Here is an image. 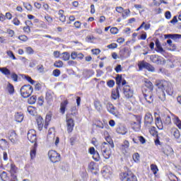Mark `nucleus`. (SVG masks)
I'll list each match as a JSON object with an SVG mask.
<instances>
[{
  "label": "nucleus",
  "instance_id": "obj_1",
  "mask_svg": "<svg viewBox=\"0 0 181 181\" xmlns=\"http://www.w3.org/2000/svg\"><path fill=\"white\" fill-rule=\"evenodd\" d=\"M156 86L158 88L161 90V94L158 95V98L161 100V101H165V100H166L165 91H166L168 95H172L173 94V87L172 86V83L168 81L157 80L156 81Z\"/></svg>",
  "mask_w": 181,
  "mask_h": 181
},
{
  "label": "nucleus",
  "instance_id": "obj_2",
  "mask_svg": "<svg viewBox=\"0 0 181 181\" xmlns=\"http://www.w3.org/2000/svg\"><path fill=\"white\" fill-rule=\"evenodd\" d=\"M5 169L7 172H9L11 175V179L8 176V173L4 171L0 174V177L2 181H18V167L13 163H8L6 165Z\"/></svg>",
  "mask_w": 181,
  "mask_h": 181
},
{
  "label": "nucleus",
  "instance_id": "obj_3",
  "mask_svg": "<svg viewBox=\"0 0 181 181\" xmlns=\"http://www.w3.org/2000/svg\"><path fill=\"white\" fill-rule=\"evenodd\" d=\"M111 148H114V142L110 140L109 144L103 142L100 146V151L105 159H110L111 156Z\"/></svg>",
  "mask_w": 181,
  "mask_h": 181
},
{
  "label": "nucleus",
  "instance_id": "obj_4",
  "mask_svg": "<svg viewBox=\"0 0 181 181\" xmlns=\"http://www.w3.org/2000/svg\"><path fill=\"white\" fill-rule=\"evenodd\" d=\"M20 91L23 98H28V97L32 95V93H33V87L30 85H24L21 87Z\"/></svg>",
  "mask_w": 181,
  "mask_h": 181
},
{
  "label": "nucleus",
  "instance_id": "obj_5",
  "mask_svg": "<svg viewBox=\"0 0 181 181\" xmlns=\"http://www.w3.org/2000/svg\"><path fill=\"white\" fill-rule=\"evenodd\" d=\"M120 180L122 181H138L136 176L131 171L122 173L120 175Z\"/></svg>",
  "mask_w": 181,
  "mask_h": 181
},
{
  "label": "nucleus",
  "instance_id": "obj_6",
  "mask_svg": "<svg viewBox=\"0 0 181 181\" xmlns=\"http://www.w3.org/2000/svg\"><path fill=\"white\" fill-rule=\"evenodd\" d=\"M48 156L52 162V163H56L60 162V154L56 152V151L51 150L48 152Z\"/></svg>",
  "mask_w": 181,
  "mask_h": 181
},
{
  "label": "nucleus",
  "instance_id": "obj_7",
  "mask_svg": "<svg viewBox=\"0 0 181 181\" xmlns=\"http://www.w3.org/2000/svg\"><path fill=\"white\" fill-rule=\"evenodd\" d=\"M122 91L126 98H132V97H134V90L131 88V86L128 85L124 86Z\"/></svg>",
  "mask_w": 181,
  "mask_h": 181
},
{
  "label": "nucleus",
  "instance_id": "obj_8",
  "mask_svg": "<svg viewBox=\"0 0 181 181\" xmlns=\"http://www.w3.org/2000/svg\"><path fill=\"white\" fill-rule=\"evenodd\" d=\"M27 137L28 141H30V142L32 144H37L36 141H37V136H36V131H35V129L29 130L27 134Z\"/></svg>",
  "mask_w": 181,
  "mask_h": 181
},
{
  "label": "nucleus",
  "instance_id": "obj_9",
  "mask_svg": "<svg viewBox=\"0 0 181 181\" xmlns=\"http://www.w3.org/2000/svg\"><path fill=\"white\" fill-rule=\"evenodd\" d=\"M152 122H153V117H152V114L150 112L146 113L144 116V125L146 128H149V127L152 125Z\"/></svg>",
  "mask_w": 181,
  "mask_h": 181
},
{
  "label": "nucleus",
  "instance_id": "obj_10",
  "mask_svg": "<svg viewBox=\"0 0 181 181\" xmlns=\"http://www.w3.org/2000/svg\"><path fill=\"white\" fill-rule=\"evenodd\" d=\"M66 128L69 133L73 132V129L74 128V119L66 115Z\"/></svg>",
  "mask_w": 181,
  "mask_h": 181
},
{
  "label": "nucleus",
  "instance_id": "obj_11",
  "mask_svg": "<svg viewBox=\"0 0 181 181\" xmlns=\"http://www.w3.org/2000/svg\"><path fill=\"white\" fill-rule=\"evenodd\" d=\"M144 97L148 104H152L153 103V95H152V92L147 91L146 90H143Z\"/></svg>",
  "mask_w": 181,
  "mask_h": 181
},
{
  "label": "nucleus",
  "instance_id": "obj_12",
  "mask_svg": "<svg viewBox=\"0 0 181 181\" xmlns=\"http://www.w3.org/2000/svg\"><path fill=\"white\" fill-rule=\"evenodd\" d=\"M47 139L49 142H54L55 139V145H59V137H56V136H54V134H52V129H50L48 132Z\"/></svg>",
  "mask_w": 181,
  "mask_h": 181
},
{
  "label": "nucleus",
  "instance_id": "obj_13",
  "mask_svg": "<svg viewBox=\"0 0 181 181\" xmlns=\"http://www.w3.org/2000/svg\"><path fill=\"white\" fill-rule=\"evenodd\" d=\"M8 138L12 144H18V141H19L18 139V134H16V132L13 130L9 132Z\"/></svg>",
  "mask_w": 181,
  "mask_h": 181
},
{
  "label": "nucleus",
  "instance_id": "obj_14",
  "mask_svg": "<svg viewBox=\"0 0 181 181\" xmlns=\"http://www.w3.org/2000/svg\"><path fill=\"white\" fill-rule=\"evenodd\" d=\"M130 55L131 52L129 51V49L127 47H124L119 51L120 59H128V57H129Z\"/></svg>",
  "mask_w": 181,
  "mask_h": 181
},
{
  "label": "nucleus",
  "instance_id": "obj_15",
  "mask_svg": "<svg viewBox=\"0 0 181 181\" xmlns=\"http://www.w3.org/2000/svg\"><path fill=\"white\" fill-rule=\"evenodd\" d=\"M107 110L108 112H110V114H112V115H117V107H115L114 105H112V103H108L107 104Z\"/></svg>",
  "mask_w": 181,
  "mask_h": 181
},
{
  "label": "nucleus",
  "instance_id": "obj_16",
  "mask_svg": "<svg viewBox=\"0 0 181 181\" xmlns=\"http://www.w3.org/2000/svg\"><path fill=\"white\" fill-rule=\"evenodd\" d=\"M150 60L156 64H162V59L159 55L153 54L150 56Z\"/></svg>",
  "mask_w": 181,
  "mask_h": 181
},
{
  "label": "nucleus",
  "instance_id": "obj_17",
  "mask_svg": "<svg viewBox=\"0 0 181 181\" xmlns=\"http://www.w3.org/2000/svg\"><path fill=\"white\" fill-rule=\"evenodd\" d=\"M71 58L72 59V60H76V59L83 60V59H84V54H83V53H77L76 52H72L71 53Z\"/></svg>",
  "mask_w": 181,
  "mask_h": 181
},
{
  "label": "nucleus",
  "instance_id": "obj_18",
  "mask_svg": "<svg viewBox=\"0 0 181 181\" xmlns=\"http://www.w3.org/2000/svg\"><path fill=\"white\" fill-rule=\"evenodd\" d=\"M144 85H145V87L148 88V90H146V89H143V90H146L147 91H150V92L153 91V84L152 83V82H151V81L146 79L144 81Z\"/></svg>",
  "mask_w": 181,
  "mask_h": 181
},
{
  "label": "nucleus",
  "instance_id": "obj_19",
  "mask_svg": "<svg viewBox=\"0 0 181 181\" xmlns=\"http://www.w3.org/2000/svg\"><path fill=\"white\" fill-rule=\"evenodd\" d=\"M53 92L52 90H48L46 93L45 100L47 101V103H52L53 101Z\"/></svg>",
  "mask_w": 181,
  "mask_h": 181
},
{
  "label": "nucleus",
  "instance_id": "obj_20",
  "mask_svg": "<svg viewBox=\"0 0 181 181\" xmlns=\"http://www.w3.org/2000/svg\"><path fill=\"white\" fill-rule=\"evenodd\" d=\"M37 149V143L34 144L31 151H30V158L31 159H35L36 158V151Z\"/></svg>",
  "mask_w": 181,
  "mask_h": 181
},
{
  "label": "nucleus",
  "instance_id": "obj_21",
  "mask_svg": "<svg viewBox=\"0 0 181 181\" xmlns=\"http://www.w3.org/2000/svg\"><path fill=\"white\" fill-rule=\"evenodd\" d=\"M15 121H16V122H22V121H23V113L19 112H16Z\"/></svg>",
  "mask_w": 181,
  "mask_h": 181
},
{
  "label": "nucleus",
  "instance_id": "obj_22",
  "mask_svg": "<svg viewBox=\"0 0 181 181\" xmlns=\"http://www.w3.org/2000/svg\"><path fill=\"white\" fill-rule=\"evenodd\" d=\"M165 39H181L180 34H167L164 35Z\"/></svg>",
  "mask_w": 181,
  "mask_h": 181
},
{
  "label": "nucleus",
  "instance_id": "obj_23",
  "mask_svg": "<svg viewBox=\"0 0 181 181\" xmlns=\"http://www.w3.org/2000/svg\"><path fill=\"white\" fill-rule=\"evenodd\" d=\"M102 175L104 177H106V179L110 177V169H108V167H103L102 170Z\"/></svg>",
  "mask_w": 181,
  "mask_h": 181
},
{
  "label": "nucleus",
  "instance_id": "obj_24",
  "mask_svg": "<svg viewBox=\"0 0 181 181\" xmlns=\"http://www.w3.org/2000/svg\"><path fill=\"white\" fill-rule=\"evenodd\" d=\"M111 97L113 100H117L119 98V90H118V88H117L115 90H113L112 91Z\"/></svg>",
  "mask_w": 181,
  "mask_h": 181
},
{
  "label": "nucleus",
  "instance_id": "obj_25",
  "mask_svg": "<svg viewBox=\"0 0 181 181\" xmlns=\"http://www.w3.org/2000/svg\"><path fill=\"white\" fill-rule=\"evenodd\" d=\"M43 122H44V120L42 117H38L37 118V123L39 131H42V129H43Z\"/></svg>",
  "mask_w": 181,
  "mask_h": 181
},
{
  "label": "nucleus",
  "instance_id": "obj_26",
  "mask_svg": "<svg viewBox=\"0 0 181 181\" xmlns=\"http://www.w3.org/2000/svg\"><path fill=\"white\" fill-rule=\"evenodd\" d=\"M116 132L117 134H120L121 135H125V134H127V128L124 126H119L116 129Z\"/></svg>",
  "mask_w": 181,
  "mask_h": 181
},
{
  "label": "nucleus",
  "instance_id": "obj_27",
  "mask_svg": "<svg viewBox=\"0 0 181 181\" xmlns=\"http://www.w3.org/2000/svg\"><path fill=\"white\" fill-rule=\"evenodd\" d=\"M69 104V101L65 100L62 102L60 105V112L62 114H64L66 112V107H67V105Z\"/></svg>",
  "mask_w": 181,
  "mask_h": 181
},
{
  "label": "nucleus",
  "instance_id": "obj_28",
  "mask_svg": "<svg viewBox=\"0 0 181 181\" xmlns=\"http://www.w3.org/2000/svg\"><path fill=\"white\" fill-rule=\"evenodd\" d=\"M94 107L95 110L98 111V112L103 110V105H101V102H100V100L94 101Z\"/></svg>",
  "mask_w": 181,
  "mask_h": 181
},
{
  "label": "nucleus",
  "instance_id": "obj_29",
  "mask_svg": "<svg viewBox=\"0 0 181 181\" xmlns=\"http://www.w3.org/2000/svg\"><path fill=\"white\" fill-rule=\"evenodd\" d=\"M163 120L164 124H165V125H169L170 124H172V119L169 115H164Z\"/></svg>",
  "mask_w": 181,
  "mask_h": 181
},
{
  "label": "nucleus",
  "instance_id": "obj_30",
  "mask_svg": "<svg viewBox=\"0 0 181 181\" xmlns=\"http://www.w3.org/2000/svg\"><path fill=\"white\" fill-rule=\"evenodd\" d=\"M8 146V142L6 141V140L1 139H0V148L1 149H6Z\"/></svg>",
  "mask_w": 181,
  "mask_h": 181
},
{
  "label": "nucleus",
  "instance_id": "obj_31",
  "mask_svg": "<svg viewBox=\"0 0 181 181\" xmlns=\"http://www.w3.org/2000/svg\"><path fill=\"white\" fill-rule=\"evenodd\" d=\"M6 89L10 94H13L15 93V88L11 83H8Z\"/></svg>",
  "mask_w": 181,
  "mask_h": 181
},
{
  "label": "nucleus",
  "instance_id": "obj_32",
  "mask_svg": "<svg viewBox=\"0 0 181 181\" xmlns=\"http://www.w3.org/2000/svg\"><path fill=\"white\" fill-rule=\"evenodd\" d=\"M0 71L2 74H4V76H11V71L6 67L0 68Z\"/></svg>",
  "mask_w": 181,
  "mask_h": 181
},
{
  "label": "nucleus",
  "instance_id": "obj_33",
  "mask_svg": "<svg viewBox=\"0 0 181 181\" xmlns=\"http://www.w3.org/2000/svg\"><path fill=\"white\" fill-rule=\"evenodd\" d=\"M64 13V11L63 10H59V21L61 22H66V16L63 15Z\"/></svg>",
  "mask_w": 181,
  "mask_h": 181
},
{
  "label": "nucleus",
  "instance_id": "obj_34",
  "mask_svg": "<svg viewBox=\"0 0 181 181\" xmlns=\"http://www.w3.org/2000/svg\"><path fill=\"white\" fill-rule=\"evenodd\" d=\"M115 80L116 84L118 86V87H119V86H121L122 83V75L117 74L115 78Z\"/></svg>",
  "mask_w": 181,
  "mask_h": 181
},
{
  "label": "nucleus",
  "instance_id": "obj_35",
  "mask_svg": "<svg viewBox=\"0 0 181 181\" xmlns=\"http://www.w3.org/2000/svg\"><path fill=\"white\" fill-rule=\"evenodd\" d=\"M27 110L30 115H35L36 114V107L33 106H28Z\"/></svg>",
  "mask_w": 181,
  "mask_h": 181
},
{
  "label": "nucleus",
  "instance_id": "obj_36",
  "mask_svg": "<svg viewBox=\"0 0 181 181\" xmlns=\"http://www.w3.org/2000/svg\"><path fill=\"white\" fill-rule=\"evenodd\" d=\"M148 62L145 61L140 62L138 64L139 70H142L143 69H146V66Z\"/></svg>",
  "mask_w": 181,
  "mask_h": 181
},
{
  "label": "nucleus",
  "instance_id": "obj_37",
  "mask_svg": "<svg viewBox=\"0 0 181 181\" xmlns=\"http://www.w3.org/2000/svg\"><path fill=\"white\" fill-rule=\"evenodd\" d=\"M70 59V53L65 52L62 53V60L64 62H67V60Z\"/></svg>",
  "mask_w": 181,
  "mask_h": 181
},
{
  "label": "nucleus",
  "instance_id": "obj_38",
  "mask_svg": "<svg viewBox=\"0 0 181 181\" xmlns=\"http://www.w3.org/2000/svg\"><path fill=\"white\" fill-rule=\"evenodd\" d=\"M36 100H37V98L36 95H33L28 100V104L33 105L35 103H36Z\"/></svg>",
  "mask_w": 181,
  "mask_h": 181
},
{
  "label": "nucleus",
  "instance_id": "obj_39",
  "mask_svg": "<svg viewBox=\"0 0 181 181\" xmlns=\"http://www.w3.org/2000/svg\"><path fill=\"white\" fill-rule=\"evenodd\" d=\"M129 13H131V11L129 9L124 10V11L122 13V16L123 19H127L128 18Z\"/></svg>",
  "mask_w": 181,
  "mask_h": 181
},
{
  "label": "nucleus",
  "instance_id": "obj_40",
  "mask_svg": "<svg viewBox=\"0 0 181 181\" xmlns=\"http://www.w3.org/2000/svg\"><path fill=\"white\" fill-rule=\"evenodd\" d=\"M151 170H152L153 175H156L158 173L159 169L158 168V165L155 164H151Z\"/></svg>",
  "mask_w": 181,
  "mask_h": 181
},
{
  "label": "nucleus",
  "instance_id": "obj_41",
  "mask_svg": "<svg viewBox=\"0 0 181 181\" xmlns=\"http://www.w3.org/2000/svg\"><path fill=\"white\" fill-rule=\"evenodd\" d=\"M132 158H133V160H134L136 163H139V159H140L139 153H135L133 155Z\"/></svg>",
  "mask_w": 181,
  "mask_h": 181
},
{
  "label": "nucleus",
  "instance_id": "obj_42",
  "mask_svg": "<svg viewBox=\"0 0 181 181\" xmlns=\"http://www.w3.org/2000/svg\"><path fill=\"white\" fill-rule=\"evenodd\" d=\"M54 66L57 69H60L61 67H63V62L61 60L56 61L54 64Z\"/></svg>",
  "mask_w": 181,
  "mask_h": 181
},
{
  "label": "nucleus",
  "instance_id": "obj_43",
  "mask_svg": "<svg viewBox=\"0 0 181 181\" xmlns=\"http://www.w3.org/2000/svg\"><path fill=\"white\" fill-rule=\"evenodd\" d=\"M149 132H150L151 135H153V136H155V135H157L158 132H156V127H151L149 129Z\"/></svg>",
  "mask_w": 181,
  "mask_h": 181
},
{
  "label": "nucleus",
  "instance_id": "obj_44",
  "mask_svg": "<svg viewBox=\"0 0 181 181\" xmlns=\"http://www.w3.org/2000/svg\"><path fill=\"white\" fill-rule=\"evenodd\" d=\"M93 155V158L94 159V160H96V162H98V160H100V154L98 153V151H96L95 153H94Z\"/></svg>",
  "mask_w": 181,
  "mask_h": 181
},
{
  "label": "nucleus",
  "instance_id": "obj_45",
  "mask_svg": "<svg viewBox=\"0 0 181 181\" xmlns=\"http://www.w3.org/2000/svg\"><path fill=\"white\" fill-rule=\"evenodd\" d=\"M146 69L148 71H155V67H153L151 64L148 63L147 66H146Z\"/></svg>",
  "mask_w": 181,
  "mask_h": 181
},
{
  "label": "nucleus",
  "instance_id": "obj_46",
  "mask_svg": "<svg viewBox=\"0 0 181 181\" xmlns=\"http://www.w3.org/2000/svg\"><path fill=\"white\" fill-rule=\"evenodd\" d=\"M25 52H26V53H28V54H33V53H35V51L30 47H26L25 48Z\"/></svg>",
  "mask_w": 181,
  "mask_h": 181
},
{
  "label": "nucleus",
  "instance_id": "obj_47",
  "mask_svg": "<svg viewBox=\"0 0 181 181\" xmlns=\"http://www.w3.org/2000/svg\"><path fill=\"white\" fill-rule=\"evenodd\" d=\"M122 149H128V148H129V142L125 140L123 144L122 145Z\"/></svg>",
  "mask_w": 181,
  "mask_h": 181
},
{
  "label": "nucleus",
  "instance_id": "obj_48",
  "mask_svg": "<svg viewBox=\"0 0 181 181\" xmlns=\"http://www.w3.org/2000/svg\"><path fill=\"white\" fill-rule=\"evenodd\" d=\"M173 135L175 138H176L177 139H179V138H180V132H179L178 129H175Z\"/></svg>",
  "mask_w": 181,
  "mask_h": 181
},
{
  "label": "nucleus",
  "instance_id": "obj_49",
  "mask_svg": "<svg viewBox=\"0 0 181 181\" xmlns=\"http://www.w3.org/2000/svg\"><path fill=\"white\" fill-rule=\"evenodd\" d=\"M107 84L108 87L112 88V87H114V86L115 85V81H114V80H110L107 82Z\"/></svg>",
  "mask_w": 181,
  "mask_h": 181
},
{
  "label": "nucleus",
  "instance_id": "obj_50",
  "mask_svg": "<svg viewBox=\"0 0 181 181\" xmlns=\"http://www.w3.org/2000/svg\"><path fill=\"white\" fill-rule=\"evenodd\" d=\"M110 33H112V35H117V33H118V28L117 27L110 28Z\"/></svg>",
  "mask_w": 181,
  "mask_h": 181
},
{
  "label": "nucleus",
  "instance_id": "obj_51",
  "mask_svg": "<svg viewBox=\"0 0 181 181\" xmlns=\"http://www.w3.org/2000/svg\"><path fill=\"white\" fill-rule=\"evenodd\" d=\"M156 52H158V53H165V49H163V47H162V45L160 47H156Z\"/></svg>",
  "mask_w": 181,
  "mask_h": 181
},
{
  "label": "nucleus",
  "instance_id": "obj_52",
  "mask_svg": "<svg viewBox=\"0 0 181 181\" xmlns=\"http://www.w3.org/2000/svg\"><path fill=\"white\" fill-rule=\"evenodd\" d=\"M52 74H53V76H54V77H59V76H60V70L54 69L52 71Z\"/></svg>",
  "mask_w": 181,
  "mask_h": 181
},
{
  "label": "nucleus",
  "instance_id": "obj_53",
  "mask_svg": "<svg viewBox=\"0 0 181 181\" xmlns=\"http://www.w3.org/2000/svg\"><path fill=\"white\" fill-rule=\"evenodd\" d=\"M71 115L74 117H76V115L77 114V107H72L71 109Z\"/></svg>",
  "mask_w": 181,
  "mask_h": 181
},
{
  "label": "nucleus",
  "instance_id": "obj_54",
  "mask_svg": "<svg viewBox=\"0 0 181 181\" xmlns=\"http://www.w3.org/2000/svg\"><path fill=\"white\" fill-rule=\"evenodd\" d=\"M7 54L10 57L13 58V60H16V57L13 54V52L12 51H7Z\"/></svg>",
  "mask_w": 181,
  "mask_h": 181
},
{
  "label": "nucleus",
  "instance_id": "obj_55",
  "mask_svg": "<svg viewBox=\"0 0 181 181\" xmlns=\"http://www.w3.org/2000/svg\"><path fill=\"white\" fill-rule=\"evenodd\" d=\"M115 70L116 73H119L120 71H122V66L121 64H118L115 68Z\"/></svg>",
  "mask_w": 181,
  "mask_h": 181
},
{
  "label": "nucleus",
  "instance_id": "obj_56",
  "mask_svg": "<svg viewBox=\"0 0 181 181\" xmlns=\"http://www.w3.org/2000/svg\"><path fill=\"white\" fill-rule=\"evenodd\" d=\"M18 39L21 40L22 42H27L28 41V37L26 35H20L18 37Z\"/></svg>",
  "mask_w": 181,
  "mask_h": 181
},
{
  "label": "nucleus",
  "instance_id": "obj_57",
  "mask_svg": "<svg viewBox=\"0 0 181 181\" xmlns=\"http://www.w3.org/2000/svg\"><path fill=\"white\" fill-rule=\"evenodd\" d=\"M116 12H118V13H122L124 11V8L121 6H117L116 7Z\"/></svg>",
  "mask_w": 181,
  "mask_h": 181
},
{
  "label": "nucleus",
  "instance_id": "obj_58",
  "mask_svg": "<svg viewBox=\"0 0 181 181\" xmlns=\"http://www.w3.org/2000/svg\"><path fill=\"white\" fill-rule=\"evenodd\" d=\"M11 78L15 82L18 81V74L15 73L11 74Z\"/></svg>",
  "mask_w": 181,
  "mask_h": 181
},
{
  "label": "nucleus",
  "instance_id": "obj_59",
  "mask_svg": "<svg viewBox=\"0 0 181 181\" xmlns=\"http://www.w3.org/2000/svg\"><path fill=\"white\" fill-rule=\"evenodd\" d=\"M25 80H27V81L30 83V84H34L35 83V81L32 79L30 76H25Z\"/></svg>",
  "mask_w": 181,
  "mask_h": 181
},
{
  "label": "nucleus",
  "instance_id": "obj_60",
  "mask_svg": "<svg viewBox=\"0 0 181 181\" xmlns=\"http://www.w3.org/2000/svg\"><path fill=\"white\" fill-rule=\"evenodd\" d=\"M165 16L166 19H170V18H172V13H170V11H166L165 13Z\"/></svg>",
  "mask_w": 181,
  "mask_h": 181
},
{
  "label": "nucleus",
  "instance_id": "obj_61",
  "mask_svg": "<svg viewBox=\"0 0 181 181\" xmlns=\"http://www.w3.org/2000/svg\"><path fill=\"white\" fill-rule=\"evenodd\" d=\"M13 25H16V26H18V25L21 23V21L18 19V18H15L13 20Z\"/></svg>",
  "mask_w": 181,
  "mask_h": 181
},
{
  "label": "nucleus",
  "instance_id": "obj_62",
  "mask_svg": "<svg viewBox=\"0 0 181 181\" xmlns=\"http://www.w3.org/2000/svg\"><path fill=\"white\" fill-rule=\"evenodd\" d=\"M117 45L115 43H112V44L107 45L108 49H117Z\"/></svg>",
  "mask_w": 181,
  "mask_h": 181
},
{
  "label": "nucleus",
  "instance_id": "obj_63",
  "mask_svg": "<svg viewBox=\"0 0 181 181\" xmlns=\"http://www.w3.org/2000/svg\"><path fill=\"white\" fill-rule=\"evenodd\" d=\"M94 162H91L89 165V169L90 170H91V172H93V170H95V168L94 167Z\"/></svg>",
  "mask_w": 181,
  "mask_h": 181
},
{
  "label": "nucleus",
  "instance_id": "obj_64",
  "mask_svg": "<svg viewBox=\"0 0 181 181\" xmlns=\"http://www.w3.org/2000/svg\"><path fill=\"white\" fill-rule=\"evenodd\" d=\"M176 124H177L178 128H181V121L179 119V117H176Z\"/></svg>",
  "mask_w": 181,
  "mask_h": 181
}]
</instances>
